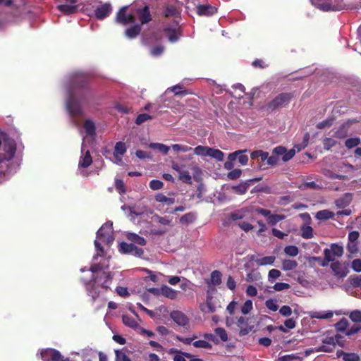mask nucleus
I'll return each mask as SVG.
<instances>
[{
    "label": "nucleus",
    "mask_w": 361,
    "mask_h": 361,
    "mask_svg": "<svg viewBox=\"0 0 361 361\" xmlns=\"http://www.w3.org/2000/svg\"><path fill=\"white\" fill-rule=\"evenodd\" d=\"M89 74L82 72L75 73L71 77L66 107L74 119H81L85 115L82 106L89 92Z\"/></svg>",
    "instance_id": "1"
},
{
    "label": "nucleus",
    "mask_w": 361,
    "mask_h": 361,
    "mask_svg": "<svg viewBox=\"0 0 361 361\" xmlns=\"http://www.w3.org/2000/svg\"><path fill=\"white\" fill-rule=\"evenodd\" d=\"M83 130L85 135L83 137L81 146V157L78 163V172L82 176L87 177L89 175L88 167L90 166V118L85 121Z\"/></svg>",
    "instance_id": "2"
},
{
    "label": "nucleus",
    "mask_w": 361,
    "mask_h": 361,
    "mask_svg": "<svg viewBox=\"0 0 361 361\" xmlns=\"http://www.w3.org/2000/svg\"><path fill=\"white\" fill-rule=\"evenodd\" d=\"M1 145L2 149L4 152L3 154H0V164H5L6 169L0 170V177L4 176L6 173L8 171V162L13 158L16 152V144L15 140L9 137L5 133Z\"/></svg>",
    "instance_id": "3"
},
{
    "label": "nucleus",
    "mask_w": 361,
    "mask_h": 361,
    "mask_svg": "<svg viewBox=\"0 0 361 361\" xmlns=\"http://www.w3.org/2000/svg\"><path fill=\"white\" fill-rule=\"evenodd\" d=\"M111 279L110 273L104 270L99 264L92 265V290L94 289L95 286H101L102 288L106 290L111 283Z\"/></svg>",
    "instance_id": "4"
},
{
    "label": "nucleus",
    "mask_w": 361,
    "mask_h": 361,
    "mask_svg": "<svg viewBox=\"0 0 361 361\" xmlns=\"http://www.w3.org/2000/svg\"><path fill=\"white\" fill-rule=\"evenodd\" d=\"M293 98V93L282 92L278 94L271 100L267 102L262 109L267 113L271 114L282 108H286L288 106L292 99Z\"/></svg>",
    "instance_id": "5"
},
{
    "label": "nucleus",
    "mask_w": 361,
    "mask_h": 361,
    "mask_svg": "<svg viewBox=\"0 0 361 361\" xmlns=\"http://www.w3.org/2000/svg\"><path fill=\"white\" fill-rule=\"evenodd\" d=\"M113 233V223L107 221L97 231V239L101 240L105 245L109 247L114 240Z\"/></svg>",
    "instance_id": "6"
},
{
    "label": "nucleus",
    "mask_w": 361,
    "mask_h": 361,
    "mask_svg": "<svg viewBox=\"0 0 361 361\" xmlns=\"http://www.w3.org/2000/svg\"><path fill=\"white\" fill-rule=\"evenodd\" d=\"M128 6L121 7L116 15V21L121 25H127L130 23H135L136 18L135 13H127Z\"/></svg>",
    "instance_id": "7"
},
{
    "label": "nucleus",
    "mask_w": 361,
    "mask_h": 361,
    "mask_svg": "<svg viewBox=\"0 0 361 361\" xmlns=\"http://www.w3.org/2000/svg\"><path fill=\"white\" fill-rule=\"evenodd\" d=\"M341 338L339 334H336L335 336L326 337L322 341L323 345L319 347L317 351L331 353L334 350L336 344L343 346V344L339 341Z\"/></svg>",
    "instance_id": "8"
},
{
    "label": "nucleus",
    "mask_w": 361,
    "mask_h": 361,
    "mask_svg": "<svg viewBox=\"0 0 361 361\" xmlns=\"http://www.w3.org/2000/svg\"><path fill=\"white\" fill-rule=\"evenodd\" d=\"M320 0H311L313 5L319 8L321 11H339L345 8L344 4L340 1L336 4L329 2L320 3Z\"/></svg>",
    "instance_id": "9"
},
{
    "label": "nucleus",
    "mask_w": 361,
    "mask_h": 361,
    "mask_svg": "<svg viewBox=\"0 0 361 361\" xmlns=\"http://www.w3.org/2000/svg\"><path fill=\"white\" fill-rule=\"evenodd\" d=\"M133 13H135V16H137L141 25L147 24L152 20V16L148 5L135 8Z\"/></svg>",
    "instance_id": "10"
},
{
    "label": "nucleus",
    "mask_w": 361,
    "mask_h": 361,
    "mask_svg": "<svg viewBox=\"0 0 361 361\" xmlns=\"http://www.w3.org/2000/svg\"><path fill=\"white\" fill-rule=\"evenodd\" d=\"M272 154L276 155L278 157H281V159L284 162L290 161L295 154L294 149L288 150L283 146H277L272 149Z\"/></svg>",
    "instance_id": "11"
},
{
    "label": "nucleus",
    "mask_w": 361,
    "mask_h": 361,
    "mask_svg": "<svg viewBox=\"0 0 361 361\" xmlns=\"http://www.w3.org/2000/svg\"><path fill=\"white\" fill-rule=\"evenodd\" d=\"M176 25L174 27H166L163 29L164 32L171 42H176L178 40L179 35H181V30L178 26V23L176 20L173 22Z\"/></svg>",
    "instance_id": "12"
},
{
    "label": "nucleus",
    "mask_w": 361,
    "mask_h": 361,
    "mask_svg": "<svg viewBox=\"0 0 361 361\" xmlns=\"http://www.w3.org/2000/svg\"><path fill=\"white\" fill-rule=\"evenodd\" d=\"M112 12V6L110 3H105L94 10V16L98 20H104Z\"/></svg>",
    "instance_id": "13"
},
{
    "label": "nucleus",
    "mask_w": 361,
    "mask_h": 361,
    "mask_svg": "<svg viewBox=\"0 0 361 361\" xmlns=\"http://www.w3.org/2000/svg\"><path fill=\"white\" fill-rule=\"evenodd\" d=\"M331 269L336 276L343 278L348 274V265L339 261L334 262L331 264Z\"/></svg>",
    "instance_id": "14"
},
{
    "label": "nucleus",
    "mask_w": 361,
    "mask_h": 361,
    "mask_svg": "<svg viewBox=\"0 0 361 361\" xmlns=\"http://www.w3.org/2000/svg\"><path fill=\"white\" fill-rule=\"evenodd\" d=\"M217 8L210 4H200L197 6V13L200 16H212L217 13Z\"/></svg>",
    "instance_id": "15"
},
{
    "label": "nucleus",
    "mask_w": 361,
    "mask_h": 361,
    "mask_svg": "<svg viewBox=\"0 0 361 361\" xmlns=\"http://www.w3.org/2000/svg\"><path fill=\"white\" fill-rule=\"evenodd\" d=\"M41 358L43 361H54L59 356V351L54 348H46L41 350Z\"/></svg>",
    "instance_id": "16"
},
{
    "label": "nucleus",
    "mask_w": 361,
    "mask_h": 361,
    "mask_svg": "<svg viewBox=\"0 0 361 361\" xmlns=\"http://www.w3.org/2000/svg\"><path fill=\"white\" fill-rule=\"evenodd\" d=\"M171 319L179 326H185L189 323L187 316L180 311H173L171 313Z\"/></svg>",
    "instance_id": "17"
},
{
    "label": "nucleus",
    "mask_w": 361,
    "mask_h": 361,
    "mask_svg": "<svg viewBox=\"0 0 361 361\" xmlns=\"http://www.w3.org/2000/svg\"><path fill=\"white\" fill-rule=\"evenodd\" d=\"M247 152V149L235 151V152L231 153L228 155V159L231 161H233L236 159V157L238 155V159L239 163H240L242 165H246L248 162V157L243 154V152Z\"/></svg>",
    "instance_id": "18"
},
{
    "label": "nucleus",
    "mask_w": 361,
    "mask_h": 361,
    "mask_svg": "<svg viewBox=\"0 0 361 361\" xmlns=\"http://www.w3.org/2000/svg\"><path fill=\"white\" fill-rule=\"evenodd\" d=\"M338 358L342 357L343 361H360V357L355 353H345L341 350L336 352Z\"/></svg>",
    "instance_id": "19"
},
{
    "label": "nucleus",
    "mask_w": 361,
    "mask_h": 361,
    "mask_svg": "<svg viewBox=\"0 0 361 361\" xmlns=\"http://www.w3.org/2000/svg\"><path fill=\"white\" fill-rule=\"evenodd\" d=\"M353 196L351 193H345L342 197L337 199L335 202L336 205L339 208L348 207L352 202Z\"/></svg>",
    "instance_id": "20"
},
{
    "label": "nucleus",
    "mask_w": 361,
    "mask_h": 361,
    "mask_svg": "<svg viewBox=\"0 0 361 361\" xmlns=\"http://www.w3.org/2000/svg\"><path fill=\"white\" fill-rule=\"evenodd\" d=\"M163 15L165 18H178L180 16V13L176 6L168 4L164 8Z\"/></svg>",
    "instance_id": "21"
},
{
    "label": "nucleus",
    "mask_w": 361,
    "mask_h": 361,
    "mask_svg": "<svg viewBox=\"0 0 361 361\" xmlns=\"http://www.w3.org/2000/svg\"><path fill=\"white\" fill-rule=\"evenodd\" d=\"M126 237L128 240L131 241L133 243L142 246L147 244V240L143 237L140 236L135 233H127Z\"/></svg>",
    "instance_id": "22"
},
{
    "label": "nucleus",
    "mask_w": 361,
    "mask_h": 361,
    "mask_svg": "<svg viewBox=\"0 0 361 361\" xmlns=\"http://www.w3.org/2000/svg\"><path fill=\"white\" fill-rule=\"evenodd\" d=\"M141 30V25L135 24L126 29L125 31V35L130 39L135 38L140 35Z\"/></svg>",
    "instance_id": "23"
},
{
    "label": "nucleus",
    "mask_w": 361,
    "mask_h": 361,
    "mask_svg": "<svg viewBox=\"0 0 361 361\" xmlns=\"http://www.w3.org/2000/svg\"><path fill=\"white\" fill-rule=\"evenodd\" d=\"M57 9L66 15H70L78 11V6L75 4H61L57 6Z\"/></svg>",
    "instance_id": "24"
},
{
    "label": "nucleus",
    "mask_w": 361,
    "mask_h": 361,
    "mask_svg": "<svg viewBox=\"0 0 361 361\" xmlns=\"http://www.w3.org/2000/svg\"><path fill=\"white\" fill-rule=\"evenodd\" d=\"M126 146L125 142H116L115 147H114V156L115 159H118V156L122 157L124 155V154L126 152Z\"/></svg>",
    "instance_id": "25"
},
{
    "label": "nucleus",
    "mask_w": 361,
    "mask_h": 361,
    "mask_svg": "<svg viewBox=\"0 0 361 361\" xmlns=\"http://www.w3.org/2000/svg\"><path fill=\"white\" fill-rule=\"evenodd\" d=\"M134 245H135L133 243L121 242L118 245V251L120 253L123 255H130L133 253V248Z\"/></svg>",
    "instance_id": "26"
},
{
    "label": "nucleus",
    "mask_w": 361,
    "mask_h": 361,
    "mask_svg": "<svg viewBox=\"0 0 361 361\" xmlns=\"http://www.w3.org/2000/svg\"><path fill=\"white\" fill-rule=\"evenodd\" d=\"M324 261L322 264V267H327L329 262H334L336 256L329 248H325L324 250Z\"/></svg>",
    "instance_id": "27"
},
{
    "label": "nucleus",
    "mask_w": 361,
    "mask_h": 361,
    "mask_svg": "<svg viewBox=\"0 0 361 361\" xmlns=\"http://www.w3.org/2000/svg\"><path fill=\"white\" fill-rule=\"evenodd\" d=\"M161 293L164 296L172 300L177 297V292L167 286H162L161 288Z\"/></svg>",
    "instance_id": "28"
},
{
    "label": "nucleus",
    "mask_w": 361,
    "mask_h": 361,
    "mask_svg": "<svg viewBox=\"0 0 361 361\" xmlns=\"http://www.w3.org/2000/svg\"><path fill=\"white\" fill-rule=\"evenodd\" d=\"M171 352L178 353V355H176L173 357V361H186L185 357L186 358H192L193 355L189 353L182 352L180 350H178L177 349L172 348L171 350Z\"/></svg>",
    "instance_id": "29"
},
{
    "label": "nucleus",
    "mask_w": 361,
    "mask_h": 361,
    "mask_svg": "<svg viewBox=\"0 0 361 361\" xmlns=\"http://www.w3.org/2000/svg\"><path fill=\"white\" fill-rule=\"evenodd\" d=\"M298 264L293 259H283L282 261L281 268L284 271H290L295 269Z\"/></svg>",
    "instance_id": "30"
},
{
    "label": "nucleus",
    "mask_w": 361,
    "mask_h": 361,
    "mask_svg": "<svg viewBox=\"0 0 361 361\" xmlns=\"http://www.w3.org/2000/svg\"><path fill=\"white\" fill-rule=\"evenodd\" d=\"M208 157H212L217 161H221L224 160V154L223 152L218 149H214L209 147Z\"/></svg>",
    "instance_id": "31"
},
{
    "label": "nucleus",
    "mask_w": 361,
    "mask_h": 361,
    "mask_svg": "<svg viewBox=\"0 0 361 361\" xmlns=\"http://www.w3.org/2000/svg\"><path fill=\"white\" fill-rule=\"evenodd\" d=\"M221 273L218 270H214L211 273L210 283L214 286H219L221 283Z\"/></svg>",
    "instance_id": "32"
},
{
    "label": "nucleus",
    "mask_w": 361,
    "mask_h": 361,
    "mask_svg": "<svg viewBox=\"0 0 361 361\" xmlns=\"http://www.w3.org/2000/svg\"><path fill=\"white\" fill-rule=\"evenodd\" d=\"M334 216V213L329 210L319 211L316 214V218L319 220H328Z\"/></svg>",
    "instance_id": "33"
},
{
    "label": "nucleus",
    "mask_w": 361,
    "mask_h": 361,
    "mask_svg": "<svg viewBox=\"0 0 361 361\" xmlns=\"http://www.w3.org/2000/svg\"><path fill=\"white\" fill-rule=\"evenodd\" d=\"M295 326H296L295 321L293 318H290V319L285 320L284 326L281 325L278 327V329L281 331L286 333V332H287V329H286V327L289 329H293L295 327Z\"/></svg>",
    "instance_id": "34"
},
{
    "label": "nucleus",
    "mask_w": 361,
    "mask_h": 361,
    "mask_svg": "<svg viewBox=\"0 0 361 361\" xmlns=\"http://www.w3.org/2000/svg\"><path fill=\"white\" fill-rule=\"evenodd\" d=\"M301 236L305 239H310L313 237V229L310 226L303 225L301 227Z\"/></svg>",
    "instance_id": "35"
},
{
    "label": "nucleus",
    "mask_w": 361,
    "mask_h": 361,
    "mask_svg": "<svg viewBox=\"0 0 361 361\" xmlns=\"http://www.w3.org/2000/svg\"><path fill=\"white\" fill-rule=\"evenodd\" d=\"M149 147L151 149L160 151L164 154H167L170 149L169 147L161 143H150Z\"/></svg>",
    "instance_id": "36"
},
{
    "label": "nucleus",
    "mask_w": 361,
    "mask_h": 361,
    "mask_svg": "<svg viewBox=\"0 0 361 361\" xmlns=\"http://www.w3.org/2000/svg\"><path fill=\"white\" fill-rule=\"evenodd\" d=\"M155 200L159 202H165L167 205H171L175 203V199L167 197L162 193H159L155 196Z\"/></svg>",
    "instance_id": "37"
},
{
    "label": "nucleus",
    "mask_w": 361,
    "mask_h": 361,
    "mask_svg": "<svg viewBox=\"0 0 361 361\" xmlns=\"http://www.w3.org/2000/svg\"><path fill=\"white\" fill-rule=\"evenodd\" d=\"M94 244L95 250H96V255L94 257V258L95 259L99 256H100V257L103 256L104 254V247L102 246V244H104V243L101 241V240L96 238V240H94Z\"/></svg>",
    "instance_id": "38"
},
{
    "label": "nucleus",
    "mask_w": 361,
    "mask_h": 361,
    "mask_svg": "<svg viewBox=\"0 0 361 361\" xmlns=\"http://www.w3.org/2000/svg\"><path fill=\"white\" fill-rule=\"evenodd\" d=\"M276 259L274 256H267L256 260V263L259 266L272 264Z\"/></svg>",
    "instance_id": "39"
},
{
    "label": "nucleus",
    "mask_w": 361,
    "mask_h": 361,
    "mask_svg": "<svg viewBox=\"0 0 361 361\" xmlns=\"http://www.w3.org/2000/svg\"><path fill=\"white\" fill-rule=\"evenodd\" d=\"M334 253V256L341 257L343 255V247L337 243H332L329 249Z\"/></svg>",
    "instance_id": "40"
},
{
    "label": "nucleus",
    "mask_w": 361,
    "mask_h": 361,
    "mask_svg": "<svg viewBox=\"0 0 361 361\" xmlns=\"http://www.w3.org/2000/svg\"><path fill=\"white\" fill-rule=\"evenodd\" d=\"M285 218L286 216L282 214H271L267 219V221L269 224L274 226L280 221L283 220Z\"/></svg>",
    "instance_id": "41"
},
{
    "label": "nucleus",
    "mask_w": 361,
    "mask_h": 361,
    "mask_svg": "<svg viewBox=\"0 0 361 361\" xmlns=\"http://www.w3.org/2000/svg\"><path fill=\"white\" fill-rule=\"evenodd\" d=\"M183 89V86L180 85H176L171 87V91L174 92L175 95L185 96L190 93L188 90Z\"/></svg>",
    "instance_id": "42"
},
{
    "label": "nucleus",
    "mask_w": 361,
    "mask_h": 361,
    "mask_svg": "<svg viewBox=\"0 0 361 361\" xmlns=\"http://www.w3.org/2000/svg\"><path fill=\"white\" fill-rule=\"evenodd\" d=\"M192 345L197 348L211 349L212 345L207 341L198 340L192 342Z\"/></svg>",
    "instance_id": "43"
},
{
    "label": "nucleus",
    "mask_w": 361,
    "mask_h": 361,
    "mask_svg": "<svg viewBox=\"0 0 361 361\" xmlns=\"http://www.w3.org/2000/svg\"><path fill=\"white\" fill-rule=\"evenodd\" d=\"M284 252L290 257H295L298 255L299 250L295 245H288L285 247Z\"/></svg>",
    "instance_id": "44"
},
{
    "label": "nucleus",
    "mask_w": 361,
    "mask_h": 361,
    "mask_svg": "<svg viewBox=\"0 0 361 361\" xmlns=\"http://www.w3.org/2000/svg\"><path fill=\"white\" fill-rule=\"evenodd\" d=\"M123 324L129 327L134 328L137 325V322L130 316L123 315L122 317Z\"/></svg>",
    "instance_id": "45"
},
{
    "label": "nucleus",
    "mask_w": 361,
    "mask_h": 361,
    "mask_svg": "<svg viewBox=\"0 0 361 361\" xmlns=\"http://www.w3.org/2000/svg\"><path fill=\"white\" fill-rule=\"evenodd\" d=\"M178 178L180 180L183 181L185 183H187V184L192 183V177L188 171H182L179 173Z\"/></svg>",
    "instance_id": "46"
},
{
    "label": "nucleus",
    "mask_w": 361,
    "mask_h": 361,
    "mask_svg": "<svg viewBox=\"0 0 361 361\" xmlns=\"http://www.w3.org/2000/svg\"><path fill=\"white\" fill-rule=\"evenodd\" d=\"M209 147L198 145L194 149V153L200 156H208Z\"/></svg>",
    "instance_id": "47"
},
{
    "label": "nucleus",
    "mask_w": 361,
    "mask_h": 361,
    "mask_svg": "<svg viewBox=\"0 0 361 361\" xmlns=\"http://www.w3.org/2000/svg\"><path fill=\"white\" fill-rule=\"evenodd\" d=\"M195 215L192 213H187L180 218V222L183 224L192 223L195 220Z\"/></svg>",
    "instance_id": "48"
},
{
    "label": "nucleus",
    "mask_w": 361,
    "mask_h": 361,
    "mask_svg": "<svg viewBox=\"0 0 361 361\" xmlns=\"http://www.w3.org/2000/svg\"><path fill=\"white\" fill-rule=\"evenodd\" d=\"M360 143V139L359 137H351L345 140V147L348 149L353 148Z\"/></svg>",
    "instance_id": "49"
},
{
    "label": "nucleus",
    "mask_w": 361,
    "mask_h": 361,
    "mask_svg": "<svg viewBox=\"0 0 361 361\" xmlns=\"http://www.w3.org/2000/svg\"><path fill=\"white\" fill-rule=\"evenodd\" d=\"M116 361H132L126 354L121 350H115Z\"/></svg>",
    "instance_id": "50"
},
{
    "label": "nucleus",
    "mask_w": 361,
    "mask_h": 361,
    "mask_svg": "<svg viewBox=\"0 0 361 361\" xmlns=\"http://www.w3.org/2000/svg\"><path fill=\"white\" fill-rule=\"evenodd\" d=\"M114 108L120 113L122 114H128L130 111V108L126 106L124 104L121 102H116L114 105Z\"/></svg>",
    "instance_id": "51"
},
{
    "label": "nucleus",
    "mask_w": 361,
    "mask_h": 361,
    "mask_svg": "<svg viewBox=\"0 0 361 361\" xmlns=\"http://www.w3.org/2000/svg\"><path fill=\"white\" fill-rule=\"evenodd\" d=\"M152 116H150V115H149L147 114H140L136 118L135 123L137 125H141L144 122H145V121H147L148 120H152Z\"/></svg>",
    "instance_id": "52"
},
{
    "label": "nucleus",
    "mask_w": 361,
    "mask_h": 361,
    "mask_svg": "<svg viewBox=\"0 0 361 361\" xmlns=\"http://www.w3.org/2000/svg\"><path fill=\"white\" fill-rule=\"evenodd\" d=\"M252 300H247L241 307V312L243 314H247L252 310Z\"/></svg>",
    "instance_id": "53"
},
{
    "label": "nucleus",
    "mask_w": 361,
    "mask_h": 361,
    "mask_svg": "<svg viewBox=\"0 0 361 361\" xmlns=\"http://www.w3.org/2000/svg\"><path fill=\"white\" fill-rule=\"evenodd\" d=\"M232 190L238 195L245 194L247 190L243 182L238 185L232 186Z\"/></svg>",
    "instance_id": "54"
},
{
    "label": "nucleus",
    "mask_w": 361,
    "mask_h": 361,
    "mask_svg": "<svg viewBox=\"0 0 361 361\" xmlns=\"http://www.w3.org/2000/svg\"><path fill=\"white\" fill-rule=\"evenodd\" d=\"M171 148L173 151L178 152H186L192 149V147H188L187 145H182L178 144H174L172 145Z\"/></svg>",
    "instance_id": "55"
},
{
    "label": "nucleus",
    "mask_w": 361,
    "mask_h": 361,
    "mask_svg": "<svg viewBox=\"0 0 361 361\" xmlns=\"http://www.w3.org/2000/svg\"><path fill=\"white\" fill-rule=\"evenodd\" d=\"M348 322L345 318L341 319L338 322L336 323V327L340 331H344L348 326Z\"/></svg>",
    "instance_id": "56"
},
{
    "label": "nucleus",
    "mask_w": 361,
    "mask_h": 361,
    "mask_svg": "<svg viewBox=\"0 0 361 361\" xmlns=\"http://www.w3.org/2000/svg\"><path fill=\"white\" fill-rule=\"evenodd\" d=\"M214 331L216 334L220 337L222 341H226L228 340V335L226 331L224 328H216Z\"/></svg>",
    "instance_id": "57"
},
{
    "label": "nucleus",
    "mask_w": 361,
    "mask_h": 361,
    "mask_svg": "<svg viewBox=\"0 0 361 361\" xmlns=\"http://www.w3.org/2000/svg\"><path fill=\"white\" fill-rule=\"evenodd\" d=\"M333 315H334L333 312L331 311H329L325 313L315 312L314 315H313L312 317L320 319H327L331 318L333 317Z\"/></svg>",
    "instance_id": "58"
},
{
    "label": "nucleus",
    "mask_w": 361,
    "mask_h": 361,
    "mask_svg": "<svg viewBox=\"0 0 361 361\" xmlns=\"http://www.w3.org/2000/svg\"><path fill=\"white\" fill-rule=\"evenodd\" d=\"M324 148L329 150L331 147L336 145V141L330 137H326L323 141Z\"/></svg>",
    "instance_id": "59"
},
{
    "label": "nucleus",
    "mask_w": 361,
    "mask_h": 361,
    "mask_svg": "<svg viewBox=\"0 0 361 361\" xmlns=\"http://www.w3.org/2000/svg\"><path fill=\"white\" fill-rule=\"evenodd\" d=\"M163 182L159 180L153 179L149 182V188L153 190L161 189L163 188Z\"/></svg>",
    "instance_id": "60"
},
{
    "label": "nucleus",
    "mask_w": 361,
    "mask_h": 361,
    "mask_svg": "<svg viewBox=\"0 0 361 361\" xmlns=\"http://www.w3.org/2000/svg\"><path fill=\"white\" fill-rule=\"evenodd\" d=\"M349 317L353 322H361V311L356 310L351 312Z\"/></svg>",
    "instance_id": "61"
},
{
    "label": "nucleus",
    "mask_w": 361,
    "mask_h": 361,
    "mask_svg": "<svg viewBox=\"0 0 361 361\" xmlns=\"http://www.w3.org/2000/svg\"><path fill=\"white\" fill-rule=\"evenodd\" d=\"M266 307L273 311L276 312L279 309V305L276 304V301L273 299H268L265 302Z\"/></svg>",
    "instance_id": "62"
},
{
    "label": "nucleus",
    "mask_w": 361,
    "mask_h": 361,
    "mask_svg": "<svg viewBox=\"0 0 361 361\" xmlns=\"http://www.w3.org/2000/svg\"><path fill=\"white\" fill-rule=\"evenodd\" d=\"M242 173V171L238 169H235L231 171H229L227 174V177L231 180H235L238 178Z\"/></svg>",
    "instance_id": "63"
},
{
    "label": "nucleus",
    "mask_w": 361,
    "mask_h": 361,
    "mask_svg": "<svg viewBox=\"0 0 361 361\" xmlns=\"http://www.w3.org/2000/svg\"><path fill=\"white\" fill-rule=\"evenodd\" d=\"M281 271L278 269H273L269 271V281L272 282L281 276Z\"/></svg>",
    "instance_id": "64"
}]
</instances>
